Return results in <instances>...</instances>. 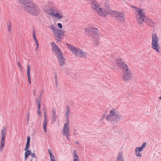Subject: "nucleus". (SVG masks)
Returning a JSON list of instances; mask_svg holds the SVG:
<instances>
[{
    "label": "nucleus",
    "mask_w": 161,
    "mask_h": 161,
    "mask_svg": "<svg viewBox=\"0 0 161 161\" xmlns=\"http://www.w3.org/2000/svg\"><path fill=\"white\" fill-rule=\"evenodd\" d=\"M73 161H79V158L78 155L77 154L75 150H74L73 151Z\"/></svg>",
    "instance_id": "obj_22"
},
{
    "label": "nucleus",
    "mask_w": 161,
    "mask_h": 161,
    "mask_svg": "<svg viewBox=\"0 0 161 161\" xmlns=\"http://www.w3.org/2000/svg\"><path fill=\"white\" fill-rule=\"evenodd\" d=\"M56 39L58 41H60L61 40L62 36L64 35V32L61 30H57L53 33Z\"/></svg>",
    "instance_id": "obj_12"
},
{
    "label": "nucleus",
    "mask_w": 161,
    "mask_h": 161,
    "mask_svg": "<svg viewBox=\"0 0 161 161\" xmlns=\"http://www.w3.org/2000/svg\"><path fill=\"white\" fill-rule=\"evenodd\" d=\"M132 7L135 8L136 17H137V16L139 17L146 16L145 13L144 12L143 10L142 9L137 8L135 6H132Z\"/></svg>",
    "instance_id": "obj_11"
},
{
    "label": "nucleus",
    "mask_w": 161,
    "mask_h": 161,
    "mask_svg": "<svg viewBox=\"0 0 161 161\" xmlns=\"http://www.w3.org/2000/svg\"><path fill=\"white\" fill-rule=\"evenodd\" d=\"M11 24H9L8 25V30L9 32L11 31Z\"/></svg>",
    "instance_id": "obj_36"
},
{
    "label": "nucleus",
    "mask_w": 161,
    "mask_h": 161,
    "mask_svg": "<svg viewBox=\"0 0 161 161\" xmlns=\"http://www.w3.org/2000/svg\"><path fill=\"white\" fill-rule=\"evenodd\" d=\"M27 76H30V72H31L30 66L28 64L27 65Z\"/></svg>",
    "instance_id": "obj_32"
},
{
    "label": "nucleus",
    "mask_w": 161,
    "mask_h": 161,
    "mask_svg": "<svg viewBox=\"0 0 161 161\" xmlns=\"http://www.w3.org/2000/svg\"><path fill=\"white\" fill-rule=\"evenodd\" d=\"M33 159V158H31V159L30 160V161H32V159Z\"/></svg>",
    "instance_id": "obj_47"
},
{
    "label": "nucleus",
    "mask_w": 161,
    "mask_h": 161,
    "mask_svg": "<svg viewBox=\"0 0 161 161\" xmlns=\"http://www.w3.org/2000/svg\"><path fill=\"white\" fill-rule=\"evenodd\" d=\"M66 45L69 47V49L75 55H76V53L78 49V48L69 43H67Z\"/></svg>",
    "instance_id": "obj_17"
},
{
    "label": "nucleus",
    "mask_w": 161,
    "mask_h": 161,
    "mask_svg": "<svg viewBox=\"0 0 161 161\" xmlns=\"http://www.w3.org/2000/svg\"><path fill=\"white\" fill-rule=\"evenodd\" d=\"M18 66H19V69L20 71H23V68L21 66L20 63L19 62H18L17 63Z\"/></svg>",
    "instance_id": "obj_35"
},
{
    "label": "nucleus",
    "mask_w": 161,
    "mask_h": 161,
    "mask_svg": "<svg viewBox=\"0 0 161 161\" xmlns=\"http://www.w3.org/2000/svg\"><path fill=\"white\" fill-rule=\"evenodd\" d=\"M53 17L59 20L61 19H62L63 17V13L60 10H57L55 8V13H54Z\"/></svg>",
    "instance_id": "obj_13"
},
{
    "label": "nucleus",
    "mask_w": 161,
    "mask_h": 161,
    "mask_svg": "<svg viewBox=\"0 0 161 161\" xmlns=\"http://www.w3.org/2000/svg\"><path fill=\"white\" fill-rule=\"evenodd\" d=\"M147 143L145 142H143L141 147H139L140 149L143 150L144 148H145L146 146Z\"/></svg>",
    "instance_id": "obj_34"
},
{
    "label": "nucleus",
    "mask_w": 161,
    "mask_h": 161,
    "mask_svg": "<svg viewBox=\"0 0 161 161\" xmlns=\"http://www.w3.org/2000/svg\"><path fill=\"white\" fill-rule=\"evenodd\" d=\"M22 3L25 10L30 14L34 16H38L40 14L39 7L30 0H19Z\"/></svg>",
    "instance_id": "obj_1"
},
{
    "label": "nucleus",
    "mask_w": 161,
    "mask_h": 161,
    "mask_svg": "<svg viewBox=\"0 0 161 161\" xmlns=\"http://www.w3.org/2000/svg\"><path fill=\"white\" fill-rule=\"evenodd\" d=\"M27 122H28L29 121V113H28L27 116Z\"/></svg>",
    "instance_id": "obj_42"
},
{
    "label": "nucleus",
    "mask_w": 161,
    "mask_h": 161,
    "mask_svg": "<svg viewBox=\"0 0 161 161\" xmlns=\"http://www.w3.org/2000/svg\"><path fill=\"white\" fill-rule=\"evenodd\" d=\"M145 21L146 22L148 25H153L154 24V22L151 19H149V18L146 17Z\"/></svg>",
    "instance_id": "obj_24"
},
{
    "label": "nucleus",
    "mask_w": 161,
    "mask_h": 161,
    "mask_svg": "<svg viewBox=\"0 0 161 161\" xmlns=\"http://www.w3.org/2000/svg\"><path fill=\"white\" fill-rule=\"evenodd\" d=\"M158 98H159L161 100V96L159 97H158Z\"/></svg>",
    "instance_id": "obj_45"
},
{
    "label": "nucleus",
    "mask_w": 161,
    "mask_h": 161,
    "mask_svg": "<svg viewBox=\"0 0 161 161\" xmlns=\"http://www.w3.org/2000/svg\"><path fill=\"white\" fill-rule=\"evenodd\" d=\"M146 17V16L139 17L138 16L136 17L137 24L139 25H142L143 22L145 21Z\"/></svg>",
    "instance_id": "obj_19"
},
{
    "label": "nucleus",
    "mask_w": 161,
    "mask_h": 161,
    "mask_svg": "<svg viewBox=\"0 0 161 161\" xmlns=\"http://www.w3.org/2000/svg\"><path fill=\"white\" fill-rule=\"evenodd\" d=\"M100 35L97 33L94 32L93 35V39H98L99 38Z\"/></svg>",
    "instance_id": "obj_29"
},
{
    "label": "nucleus",
    "mask_w": 161,
    "mask_h": 161,
    "mask_svg": "<svg viewBox=\"0 0 161 161\" xmlns=\"http://www.w3.org/2000/svg\"><path fill=\"white\" fill-rule=\"evenodd\" d=\"M142 151V150L139 148V147H137L136 148L135 150V152L136 155L137 157H141L142 156V155L140 152Z\"/></svg>",
    "instance_id": "obj_21"
},
{
    "label": "nucleus",
    "mask_w": 161,
    "mask_h": 161,
    "mask_svg": "<svg viewBox=\"0 0 161 161\" xmlns=\"http://www.w3.org/2000/svg\"><path fill=\"white\" fill-rule=\"evenodd\" d=\"M36 33L35 31H33V36L34 38V41L36 43H38V41L37 40V39L36 36Z\"/></svg>",
    "instance_id": "obj_31"
},
{
    "label": "nucleus",
    "mask_w": 161,
    "mask_h": 161,
    "mask_svg": "<svg viewBox=\"0 0 161 161\" xmlns=\"http://www.w3.org/2000/svg\"><path fill=\"white\" fill-rule=\"evenodd\" d=\"M37 105L39 104H41L40 103V100H39L37 102Z\"/></svg>",
    "instance_id": "obj_44"
},
{
    "label": "nucleus",
    "mask_w": 161,
    "mask_h": 161,
    "mask_svg": "<svg viewBox=\"0 0 161 161\" xmlns=\"http://www.w3.org/2000/svg\"><path fill=\"white\" fill-rule=\"evenodd\" d=\"M29 84H31V76H27Z\"/></svg>",
    "instance_id": "obj_38"
},
{
    "label": "nucleus",
    "mask_w": 161,
    "mask_h": 161,
    "mask_svg": "<svg viewBox=\"0 0 161 161\" xmlns=\"http://www.w3.org/2000/svg\"><path fill=\"white\" fill-rule=\"evenodd\" d=\"M51 45L52 46V51L55 52L57 55L61 53L60 50L55 42H53L51 43Z\"/></svg>",
    "instance_id": "obj_15"
},
{
    "label": "nucleus",
    "mask_w": 161,
    "mask_h": 161,
    "mask_svg": "<svg viewBox=\"0 0 161 161\" xmlns=\"http://www.w3.org/2000/svg\"><path fill=\"white\" fill-rule=\"evenodd\" d=\"M57 25L60 28H62V25L61 23H58V24Z\"/></svg>",
    "instance_id": "obj_40"
},
{
    "label": "nucleus",
    "mask_w": 161,
    "mask_h": 161,
    "mask_svg": "<svg viewBox=\"0 0 161 161\" xmlns=\"http://www.w3.org/2000/svg\"><path fill=\"white\" fill-rule=\"evenodd\" d=\"M46 111H44L43 113H44V121H43V128L44 130V131L47 133V131L46 129V126H47V114H46Z\"/></svg>",
    "instance_id": "obj_18"
},
{
    "label": "nucleus",
    "mask_w": 161,
    "mask_h": 161,
    "mask_svg": "<svg viewBox=\"0 0 161 161\" xmlns=\"http://www.w3.org/2000/svg\"><path fill=\"white\" fill-rule=\"evenodd\" d=\"M6 127L3 126L1 131V139L0 142L1 147L0 150L2 151L3 150L5 144V139L6 135Z\"/></svg>",
    "instance_id": "obj_7"
},
{
    "label": "nucleus",
    "mask_w": 161,
    "mask_h": 161,
    "mask_svg": "<svg viewBox=\"0 0 161 161\" xmlns=\"http://www.w3.org/2000/svg\"><path fill=\"white\" fill-rule=\"evenodd\" d=\"M152 41L151 47L157 53H159L160 47L159 44V39L156 34L153 33L152 35Z\"/></svg>",
    "instance_id": "obj_2"
},
{
    "label": "nucleus",
    "mask_w": 161,
    "mask_h": 161,
    "mask_svg": "<svg viewBox=\"0 0 161 161\" xmlns=\"http://www.w3.org/2000/svg\"><path fill=\"white\" fill-rule=\"evenodd\" d=\"M117 111L115 109H113L110 111L109 114L107 115L106 119L109 122L115 120V118H119L120 115L117 114Z\"/></svg>",
    "instance_id": "obj_5"
},
{
    "label": "nucleus",
    "mask_w": 161,
    "mask_h": 161,
    "mask_svg": "<svg viewBox=\"0 0 161 161\" xmlns=\"http://www.w3.org/2000/svg\"><path fill=\"white\" fill-rule=\"evenodd\" d=\"M74 133H75V134H76V132L75 130V131Z\"/></svg>",
    "instance_id": "obj_46"
},
{
    "label": "nucleus",
    "mask_w": 161,
    "mask_h": 161,
    "mask_svg": "<svg viewBox=\"0 0 161 161\" xmlns=\"http://www.w3.org/2000/svg\"><path fill=\"white\" fill-rule=\"evenodd\" d=\"M29 147L30 144H26V147L24 149V150L25 151V161H26L29 155V154L30 153V151L31 150H29Z\"/></svg>",
    "instance_id": "obj_16"
},
{
    "label": "nucleus",
    "mask_w": 161,
    "mask_h": 161,
    "mask_svg": "<svg viewBox=\"0 0 161 161\" xmlns=\"http://www.w3.org/2000/svg\"><path fill=\"white\" fill-rule=\"evenodd\" d=\"M89 0L91 1L90 4L92 10L93 12L96 13L101 6L99 3L96 0Z\"/></svg>",
    "instance_id": "obj_9"
},
{
    "label": "nucleus",
    "mask_w": 161,
    "mask_h": 161,
    "mask_svg": "<svg viewBox=\"0 0 161 161\" xmlns=\"http://www.w3.org/2000/svg\"><path fill=\"white\" fill-rule=\"evenodd\" d=\"M111 10L109 8L102 7L101 6L96 13L99 16L105 17L109 14H111Z\"/></svg>",
    "instance_id": "obj_4"
},
{
    "label": "nucleus",
    "mask_w": 161,
    "mask_h": 161,
    "mask_svg": "<svg viewBox=\"0 0 161 161\" xmlns=\"http://www.w3.org/2000/svg\"><path fill=\"white\" fill-rule=\"evenodd\" d=\"M62 134L64 136H65L67 139H69V128L68 121H67L66 123L64 124Z\"/></svg>",
    "instance_id": "obj_8"
},
{
    "label": "nucleus",
    "mask_w": 161,
    "mask_h": 161,
    "mask_svg": "<svg viewBox=\"0 0 161 161\" xmlns=\"http://www.w3.org/2000/svg\"><path fill=\"white\" fill-rule=\"evenodd\" d=\"M36 50H37L38 49L39 47V45L38 43H36Z\"/></svg>",
    "instance_id": "obj_41"
},
{
    "label": "nucleus",
    "mask_w": 161,
    "mask_h": 161,
    "mask_svg": "<svg viewBox=\"0 0 161 161\" xmlns=\"http://www.w3.org/2000/svg\"><path fill=\"white\" fill-rule=\"evenodd\" d=\"M115 63L120 68L122 69H124L128 67L127 64H126L125 62L122 59L120 58H117L115 60Z\"/></svg>",
    "instance_id": "obj_10"
},
{
    "label": "nucleus",
    "mask_w": 161,
    "mask_h": 161,
    "mask_svg": "<svg viewBox=\"0 0 161 161\" xmlns=\"http://www.w3.org/2000/svg\"><path fill=\"white\" fill-rule=\"evenodd\" d=\"M70 114V109L68 106L66 107L65 111V115L66 116V118L67 119H68L69 116Z\"/></svg>",
    "instance_id": "obj_23"
},
{
    "label": "nucleus",
    "mask_w": 161,
    "mask_h": 161,
    "mask_svg": "<svg viewBox=\"0 0 161 161\" xmlns=\"http://www.w3.org/2000/svg\"><path fill=\"white\" fill-rule=\"evenodd\" d=\"M29 155H30L32 157H34L35 158V161H37V158L35 156V153H31V151H30V153L29 154Z\"/></svg>",
    "instance_id": "obj_33"
},
{
    "label": "nucleus",
    "mask_w": 161,
    "mask_h": 161,
    "mask_svg": "<svg viewBox=\"0 0 161 161\" xmlns=\"http://www.w3.org/2000/svg\"><path fill=\"white\" fill-rule=\"evenodd\" d=\"M111 14L113 17H115L117 20L121 22H124L125 20L124 14L122 12L112 11Z\"/></svg>",
    "instance_id": "obj_6"
},
{
    "label": "nucleus",
    "mask_w": 161,
    "mask_h": 161,
    "mask_svg": "<svg viewBox=\"0 0 161 161\" xmlns=\"http://www.w3.org/2000/svg\"><path fill=\"white\" fill-rule=\"evenodd\" d=\"M40 109H38V114L40 116H41L42 115V112L40 111Z\"/></svg>",
    "instance_id": "obj_39"
},
{
    "label": "nucleus",
    "mask_w": 161,
    "mask_h": 161,
    "mask_svg": "<svg viewBox=\"0 0 161 161\" xmlns=\"http://www.w3.org/2000/svg\"><path fill=\"white\" fill-rule=\"evenodd\" d=\"M57 55V58L59 65L60 66H62L64 64L65 62V59L63 56L62 53H59Z\"/></svg>",
    "instance_id": "obj_14"
},
{
    "label": "nucleus",
    "mask_w": 161,
    "mask_h": 161,
    "mask_svg": "<svg viewBox=\"0 0 161 161\" xmlns=\"http://www.w3.org/2000/svg\"><path fill=\"white\" fill-rule=\"evenodd\" d=\"M38 105V109H40V107H41V104H39Z\"/></svg>",
    "instance_id": "obj_43"
},
{
    "label": "nucleus",
    "mask_w": 161,
    "mask_h": 161,
    "mask_svg": "<svg viewBox=\"0 0 161 161\" xmlns=\"http://www.w3.org/2000/svg\"><path fill=\"white\" fill-rule=\"evenodd\" d=\"M93 44L95 46H97L99 44L98 39H93Z\"/></svg>",
    "instance_id": "obj_30"
},
{
    "label": "nucleus",
    "mask_w": 161,
    "mask_h": 161,
    "mask_svg": "<svg viewBox=\"0 0 161 161\" xmlns=\"http://www.w3.org/2000/svg\"><path fill=\"white\" fill-rule=\"evenodd\" d=\"M123 71L121 73V79L125 81H128L132 78V74L129 67L123 70Z\"/></svg>",
    "instance_id": "obj_3"
},
{
    "label": "nucleus",
    "mask_w": 161,
    "mask_h": 161,
    "mask_svg": "<svg viewBox=\"0 0 161 161\" xmlns=\"http://www.w3.org/2000/svg\"><path fill=\"white\" fill-rule=\"evenodd\" d=\"M76 143H77V144H78L79 143V142H76Z\"/></svg>",
    "instance_id": "obj_48"
},
{
    "label": "nucleus",
    "mask_w": 161,
    "mask_h": 161,
    "mask_svg": "<svg viewBox=\"0 0 161 161\" xmlns=\"http://www.w3.org/2000/svg\"><path fill=\"white\" fill-rule=\"evenodd\" d=\"M49 28L52 31L53 33L58 30L56 27L53 25H50Z\"/></svg>",
    "instance_id": "obj_28"
},
{
    "label": "nucleus",
    "mask_w": 161,
    "mask_h": 161,
    "mask_svg": "<svg viewBox=\"0 0 161 161\" xmlns=\"http://www.w3.org/2000/svg\"><path fill=\"white\" fill-rule=\"evenodd\" d=\"M85 54L84 52L81 50L80 49L78 48V49L77 51V52L76 53V55H80L83 56Z\"/></svg>",
    "instance_id": "obj_27"
},
{
    "label": "nucleus",
    "mask_w": 161,
    "mask_h": 161,
    "mask_svg": "<svg viewBox=\"0 0 161 161\" xmlns=\"http://www.w3.org/2000/svg\"><path fill=\"white\" fill-rule=\"evenodd\" d=\"M55 9L53 10V8H50L47 10V13L48 14L53 17L54 13H55Z\"/></svg>",
    "instance_id": "obj_26"
},
{
    "label": "nucleus",
    "mask_w": 161,
    "mask_h": 161,
    "mask_svg": "<svg viewBox=\"0 0 161 161\" xmlns=\"http://www.w3.org/2000/svg\"><path fill=\"white\" fill-rule=\"evenodd\" d=\"M52 122H55L56 121L57 115L56 114V110L55 108H53L52 110Z\"/></svg>",
    "instance_id": "obj_20"
},
{
    "label": "nucleus",
    "mask_w": 161,
    "mask_h": 161,
    "mask_svg": "<svg viewBox=\"0 0 161 161\" xmlns=\"http://www.w3.org/2000/svg\"><path fill=\"white\" fill-rule=\"evenodd\" d=\"M48 151L50 154V161H55V157L53 155L51 150L50 149H48Z\"/></svg>",
    "instance_id": "obj_25"
},
{
    "label": "nucleus",
    "mask_w": 161,
    "mask_h": 161,
    "mask_svg": "<svg viewBox=\"0 0 161 161\" xmlns=\"http://www.w3.org/2000/svg\"><path fill=\"white\" fill-rule=\"evenodd\" d=\"M31 138L30 136H28L27 138L26 144H30Z\"/></svg>",
    "instance_id": "obj_37"
}]
</instances>
